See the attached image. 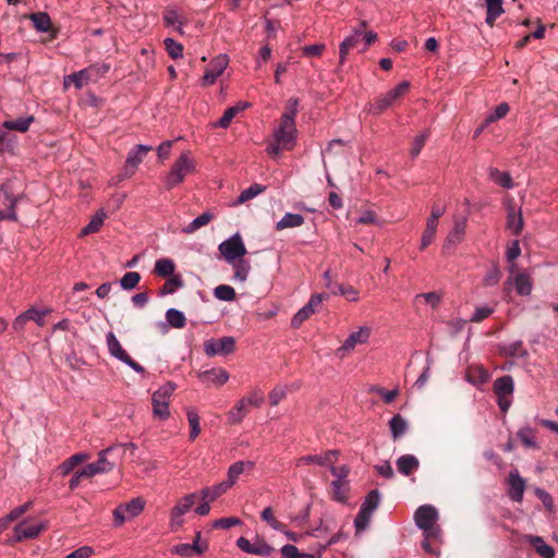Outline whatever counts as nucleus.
<instances>
[{
    "label": "nucleus",
    "mask_w": 558,
    "mask_h": 558,
    "mask_svg": "<svg viewBox=\"0 0 558 558\" xmlns=\"http://www.w3.org/2000/svg\"><path fill=\"white\" fill-rule=\"evenodd\" d=\"M371 518H372V513L360 509V512L357 513V515L354 520V525L356 527V531L360 532V531L365 530L369 523Z\"/></svg>",
    "instance_id": "obj_63"
},
{
    "label": "nucleus",
    "mask_w": 558,
    "mask_h": 558,
    "mask_svg": "<svg viewBox=\"0 0 558 558\" xmlns=\"http://www.w3.org/2000/svg\"><path fill=\"white\" fill-rule=\"evenodd\" d=\"M214 295L221 301H233L235 299V291L231 286L220 284L215 288Z\"/></svg>",
    "instance_id": "obj_55"
},
{
    "label": "nucleus",
    "mask_w": 558,
    "mask_h": 558,
    "mask_svg": "<svg viewBox=\"0 0 558 558\" xmlns=\"http://www.w3.org/2000/svg\"><path fill=\"white\" fill-rule=\"evenodd\" d=\"M501 278L500 269L494 265L484 278V284L487 287L496 286Z\"/></svg>",
    "instance_id": "obj_61"
},
{
    "label": "nucleus",
    "mask_w": 558,
    "mask_h": 558,
    "mask_svg": "<svg viewBox=\"0 0 558 558\" xmlns=\"http://www.w3.org/2000/svg\"><path fill=\"white\" fill-rule=\"evenodd\" d=\"M187 422L190 425L189 438L191 441L195 440L201 434L199 415L194 408L186 410Z\"/></svg>",
    "instance_id": "obj_37"
},
{
    "label": "nucleus",
    "mask_w": 558,
    "mask_h": 558,
    "mask_svg": "<svg viewBox=\"0 0 558 558\" xmlns=\"http://www.w3.org/2000/svg\"><path fill=\"white\" fill-rule=\"evenodd\" d=\"M197 496L195 493L187 494L180 498L175 506L170 511V523L169 526L172 531L179 530L183 520L182 517L187 513L193 505L195 504Z\"/></svg>",
    "instance_id": "obj_7"
},
{
    "label": "nucleus",
    "mask_w": 558,
    "mask_h": 558,
    "mask_svg": "<svg viewBox=\"0 0 558 558\" xmlns=\"http://www.w3.org/2000/svg\"><path fill=\"white\" fill-rule=\"evenodd\" d=\"M437 227H438V225H436V223H432L428 221L426 222V228H425L424 233L421 239V245H420L421 250H425L433 242V240L436 236Z\"/></svg>",
    "instance_id": "obj_53"
},
{
    "label": "nucleus",
    "mask_w": 558,
    "mask_h": 558,
    "mask_svg": "<svg viewBox=\"0 0 558 558\" xmlns=\"http://www.w3.org/2000/svg\"><path fill=\"white\" fill-rule=\"evenodd\" d=\"M175 265L170 258H160L156 260L154 271L159 277H170L173 275Z\"/></svg>",
    "instance_id": "obj_41"
},
{
    "label": "nucleus",
    "mask_w": 558,
    "mask_h": 558,
    "mask_svg": "<svg viewBox=\"0 0 558 558\" xmlns=\"http://www.w3.org/2000/svg\"><path fill=\"white\" fill-rule=\"evenodd\" d=\"M437 519L438 512L436 508L430 505L418 507L414 513L416 525L427 534V537L438 535L439 527L435 526Z\"/></svg>",
    "instance_id": "obj_3"
},
{
    "label": "nucleus",
    "mask_w": 558,
    "mask_h": 558,
    "mask_svg": "<svg viewBox=\"0 0 558 558\" xmlns=\"http://www.w3.org/2000/svg\"><path fill=\"white\" fill-rule=\"evenodd\" d=\"M502 0H486V23L494 26L498 16L504 13Z\"/></svg>",
    "instance_id": "obj_35"
},
{
    "label": "nucleus",
    "mask_w": 558,
    "mask_h": 558,
    "mask_svg": "<svg viewBox=\"0 0 558 558\" xmlns=\"http://www.w3.org/2000/svg\"><path fill=\"white\" fill-rule=\"evenodd\" d=\"M218 250L227 263H232L247 254V250L240 233H234L229 239L221 242Z\"/></svg>",
    "instance_id": "obj_5"
},
{
    "label": "nucleus",
    "mask_w": 558,
    "mask_h": 558,
    "mask_svg": "<svg viewBox=\"0 0 558 558\" xmlns=\"http://www.w3.org/2000/svg\"><path fill=\"white\" fill-rule=\"evenodd\" d=\"M229 64V57L225 53L218 54L211 60L210 68H208L203 77V86H209L223 73Z\"/></svg>",
    "instance_id": "obj_12"
},
{
    "label": "nucleus",
    "mask_w": 558,
    "mask_h": 558,
    "mask_svg": "<svg viewBox=\"0 0 558 558\" xmlns=\"http://www.w3.org/2000/svg\"><path fill=\"white\" fill-rule=\"evenodd\" d=\"M428 136H429V132L424 131L422 134L417 135L413 140L412 147L410 149V155L412 157L418 156V154L421 153L422 148L424 147Z\"/></svg>",
    "instance_id": "obj_60"
},
{
    "label": "nucleus",
    "mask_w": 558,
    "mask_h": 558,
    "mask_svg": "<svg viewBox=\"0 0 558 558\" xmlns=\"http://www.w3.org/2000/svg\"><path fill=\"white\" fill-rule=\"evenodd\" d=\"M507 210V222L506 227L507 229L513 234V235H520L523 227H524V220L521 208H517L514 204L510 201L506 205Z\"/></svg>",
    "instance_id": "obj_16"
},
{
    "label": "nucleus",
    "mask_w": 558,
    "mask_h": 558,
    "mask_svg": "<svg viewBox=\"0 0 558 558\" xmlns=\"http://www.w3.org/2000/svg\"><path fill=\"white\" fill-rule=\"evenodd\" d=\"M326 299L327 294L325 293L313 294L308 303L301 310H299V312L292 317V328H299L306 319H308L317 311V308L322 305L323 301Z\"/></svg>",
    "instance_id": "obj_10"
},
{
    "label": "nucleus",
    "mask_w": 558,
    "mask_h": 558,
    "mask_svg": "<svg viewBox=\"0 0 558 558\" xmlns=\"http://www.w3.org/2000/svg\"><path fill=\"white\" fill-rule=\"evenodd\" d=\"M166 319L171 327L178 329L183 328L186 322L184 314L175 308H169L166 312Z\"/></svg>",
    "instance_id": "obj_47"
},
{
    "label": "nucleus",
    "mask_w": 558,
    "mask_h": 558,
    "mask_svg": "<svg viewBox=\"0 0 558 558\" xmlns=\"http://www.w3.org/2000/svg\"><path fill=\"white\" fill-rule=\"evenodd\" d=\"M514 287L515 291L520 295H530L532 291V280L526 274H517L513 277H509L504 283L505 292H509Z\"/></svg>",
    "instance_id": "obj_18"
},
{
    "label": "nucleus",
    "mask_w": 558,
    "mask_h": 558,
    "mask_svg": "<svg viewBox=\"0 0 558 558\" xmlns=\"http://www.w3.org/2000/svg\"><path fill=\"white\" fill-rule=\"evenodd\" d=\"M507 483L509 486V497L515 502H521L526 487V482L520 476L517 469L510 471Z\"/></svg>",
    "instance_id": "obj_19"
},
{
    "label": "nucleus",
    "mask_w": 558,
    "mask_h": 558,
    "mask_svg": "<svg viewBox=\"0 0 558 558\" xmlns=\"http://www.w3.org/2000/svg\"><path fill=\"white\" fill-rule=\"evenodd\" d=\"M195 169L196 166L194 159L191 157V151H183L166 175V187L171 190L179 185L183 182L185 175L193 173Z\"/></svg>",
    "instance_id": "obj_1"
},
{
    "label": "nucleus",
    "mask_w": 558,
    "mask_h": 558,
    "mask_svg": "<svg viewBox=\"0 0 558 558\" xmlns=\"http://www.w3.org/2000/svg\"><path fill=\"white\" fill-rule=\"evenodd\" d=\"M151 150V146L147 145H136L132 150H130L126 160H125V173L128 177H131L137 166L142 162L144 156Z\"/></svg>",
    "instance_id": "obj_21"
},
{
    "label": "nucleus",
    "mask_w": 558,
    "mask_h": 558,
    "mask_svg": "<svg viewBox=\"0 0 558 558\" xmlns=\"http://www.w3.org/2000/svg\"><path fill=\"white\" fill-rule=\"evenodd\" d=\"M466 378L470 383L480 385L489 379V373L483 366L476 365L468 369Z\"/></svg>",
    "instance_id": "obj_38"
},
{
    "label": "nucleus",
    "mask_w": 558,
    "mask_h": 558,
    "mask_svg": "<svg viewBox=\"0 0 558 558\" xmlns=\"http://www.w3.org/2000/svg\"><path fill=\"white\" fill-rule=\"evenodd\" d=\"M167 52L172 59H180L183 57V46L172 38L163 40Z\"/></svg>",
    "instance_id": "obj_56"
},
{
    "label": "nucleus",
    "mask_w": 558,
    "mask_h": 558,
    "mask_svg": "<svg viewBox=\"0 0 558 558\" xmlns=\"http://www.w3.org/2000/svg\"><path fill=\"white\" fill-rule=\"evenodd\" d=\"M34 27L39 32H48L51 29V20L46 12L32 13L29 15Z\"/></svg>",
    "instance_id": "obj_42"
},
{
    "label": "nucleus",
    "mask_w": 558,
    "mask_h": 558,
    "mask_svg": "<svg viewBox=\"0 0 558 558\" xmlns=\"http://www.w3.org/2000/svg\"><path fill=\"white\" fill-rule=\"evenodd\" d=\"M93 476H95V473L90 463L75 466L74 471H72V488L78 486L85 481H89Z\"/></svg>",
    "instance_id": "obj_31"
},
{
    "label": "nucleus",
    "mask_w": 558,
    "mask_h": 558,
    "mask_svg": "<svg viewBox=\"0 0 558 558\" xmlns=\"http://www.w3.org/2000/svg\"><path fill=\"white\" fill-rule=\"evenodd\" d=\"M235 350V339L233 337H222L219 339H208L204 342V352L207 356L229 355Z\"/></svg>",
    "instance_id": "obj_9"
},
{
    "label": "nucleus",
    "mask_w": 558,
    "mask_h": 558,
    "mask_svg": "<svg viewBox=\"0 0 558 558\" xmlns=\"http://www.w3.org/2000/svg\"><path fill=\"white\" fill-rule=\"evenodd\" d=\"M232 266L234 274L233 280L239 282H244L248 278L251 271V264L248 260L243 257L233 260L232 263H228Z\"/></svg>",
    "instance_id": "obj_27"
},
{
    "label": "nucleus",
    "mask_w": 558,
    "mask_h": 558,
    "mask_svg": "<svg viewBox=\"0 0 558 558\" xmlns=\"http://www.w3.org/2000/svg\"><path fill=\"white\" fill-rule=\"evenodd\" d=\"M330 469L331 474L336 477L335 481H341V482H349L347 480V476L349 475L350 469L348 465H339L336 466L335 464L328 465Z\"/></svg>",
    "instance_id": "obj_62"
},
{
    "label": "nucleus",
    "mask_w": 558,
    "mask_h": 558,
    "mask_svg": "<svg viewBox=\"0 0 558 558\" xmlns=\"http://www.w3.org/2000/svg\"><path fill=\"white\" fill-rule=\"evenodd\" d=\"M163 21L167 26H172V25L178 24L177 31L180 34H183V28H182L183 21L181 19L180 13L177 10H174L172 8H168L163 13Z\"/></svg>",
    "instance_id": "obj_48"
},
{
    "label": "nucleus",
    "mask_w": 558,
    "mask_h": 558,
    "mask_svg": "<svg viewBox=\"0 0 558 558\" xmlns=\"http://www.w3.org/2000/svg\"><path fill=\"white\" fill-rule=\"evenodd\" d=\"M266 190V186L260 184H252L248 189L242 191V193L239 195V197L232 203L233 206L241 205L258 194L263 193Z\"/></svg>",
    "instance_id": "obj_40"
},
{
    "label": "nucleus",
    "mask_w": 558,
    "mask_h": 558,
    "mask_svg": "<svg viewBox=\"0 0 558 558\" xmlns=\"http://www.w3.org/2000/svg\"><path fill=\"white\" fill-rule=\"evenodd\" d=\"M260 518L263 521H265L271 529L276 531H284L286 524L280 522L274 513V510L271 507L265 508L262 513Z\"/></svg>",
    "instance_id": "obj_45"
},
{
    "label": "nucleus",
    "mask_w": 558,
    "mask_h": 558,
    "mask_svg": "<svg viewBox=\"0 0 558 558\" xmlns=\"http://www.w3.org/2000/svg\"><path fill=\"white\" fill-rule=\"evenodd\" d=\"M45 529L46 525L41 522L35 524L21 522L14 529L15 541L21 542L26 538H36Z\"/></svg>",
    "instance_id": "obj_23"
},
{
    "label": "nucleus",
    "mask_w": 558,
    "mask_h": 558,
    "mask_svg": "<svg viewBox=\"0 0 558 558\" xmlns=\"http://www.w3.org/2000/svg\"><path fill=\"white\" fill-rule=\"evenodd\" d=\"M236 546L244 553L257 556H269L275 550L265 539L256 538L255 542L252 543L243 536L238 538Z\"/></svg>",
    "instance_id": "obj_13"
},
{
    "label": "nucleus",
    "mask_w": 558,
    "mask_h": 558,
    "mask_svg": "<svg viewBox=\"0 0 558 558\" xmlns=\"http://www.w3.org/2000/svg\"><path fill=\"white\" fill-rule=\"evenodd\" d=\"M379 500H380L379 492L377 489L371 490L366 495V497L361 506V510H365L366 512H369L373 514L374 510L379 505Z\"/></svg>",
    "instance_id": "obj_49"
},
{
    "label": "nucleus",
    "mask_w": 558,
    "mask_h": 558,
    "mask_svg": "<svg viewBox=\"0 0 558 558\" xmlns=\"http://www.w3.org/2000/svg\"><path fill=\"white\" fill-rule=\"evenodd\" d=\"M295 121L288 117H281L278 128L274 131V138L281 144L286 150H291L296 140Z\"/></svg>",
    "instance_id": "obj_4"
},
{
    "label": "nucleus",
    "mask_w": 558,
    "mask_h": 558,
    "mask_svg": "<svg viewBox=\"0 0 558 558\" xmlns=\"http://www.w3.org/2000/svg\"><path fill=\"white\" fill-rule=\"evenodd\" d=\"M527 542L534 546L536 553L543 558H554L555 550L551 546L547 545L541 536H526Z\"/></svg>",
    "instance_id": "obj_29"
},
{
    "label": "nucleus",
    "mask_w": 558,
    "mask_h": 558,
    "mask_svg": "<svg viewBox=\"0 0 558 558\" xmlns=\"http://www.w3.org/2000/svg\"><path fill=\"white\" fill-rule=\"evenodd\" d=\"M332 497L339 502H345L349 493V482L332 481Z\"/></svg>",
    "instance_id": "obj_44"
},
{
    "label": "nucleus",
    "mask_w": 558,
    "mask_h": 558,
    "mask_svg": "<svg viewBox=\"0 0 558 558\" xmlns=\"http://www.w3.org/2000/svg\"><path fill=\"white\" fill-rule=\"evenodd\" d=\"M339 456V450H327L319 454H310L301 457L300 459H298L296 465L301 466L316 464L320 466H328L335 464L338 461Z\"/></svg>",
    "instance_id": "obj_14"
},
{
    "label": "nucleus",
    "mask_w": 558,
    "mask_h": 558,
    "mask_svg": "<svg viewBox=\"0 0 558 558\" xmlns=\"http://www.w3.org/2000/svg\"><path fill=\"white\" fill-rule=\"evenodd\" d=\"M494 391L497 397L510 396L513 392V379L511 376L506 375L499 377L494 383Z\"/></svg>",
    "instance_id": "obj_34"
},
{
    "label": "nucleus",
    "mask_w": 558,
    "mask_h": 558,
    "mask_svg": "<svg viewBox=\"0 0 558 558\" xmlns=\"http://www.w3.org/2000/svg\"><path fill=\"white\" fill-rule=\"evenodd\" d=\"M248 409L250 407L243 401V399L236 401L234 407L227 414L229 424L238 425L242 423L248 413Z\"/></svg>",
    "instance_id": "obj_26"
},
{
    "label": "nucleus",
    "mask_w": 558,
    "mask_h": 558,
    "mask_svg": "<svg viewBox=\"0 0 558 558\" xmlns=\"http://www.w3.org/2000/svg\"><path fill=\"white\" fill-rule=\"evenodd\" d=\"M213 219L214 215L210 211H205L184 227L182 232L185 234H192L202 227L207 226Z\"/></svg>",
    "instance_id": "obj_36"
},
{
    "label": "nucleus",
    "mask_w": 558,
    "mask_h": 558,
    "mask_svg": "<svg viewBox=\"0 0 558 558\" xmlns=\"http://www.w3.org/2000/svg\"><path fill=\"white\" fill-rule=\"evenodd\" d=\"M198 376L204 383H210V384H214L217 386L225 385L229 379L228 372L222 368H220V369L213 368L209 371H205V372L201 373Z\"/></svg>",
    "instance_id": "obj_25"
},
{
    "label": "nucleus",
    "mask_w": 558,
    "mask_h": 558,
    "mask_svg": "<svg viewBox=\"0 0 558 558\" xmlns=\"http://www.w3.org/2000/svg\"><path fill=\"white\" fill-rule=\"evenodd\" d=\"M489 177L502 187L511 189L513 185L511 175L508 172H501L496 168H492Z\"/></svg>",
    "instance_id": "obj_50"
},
{
    "label": "nucleus",
    "mask_w": 558,
    "mask_h": 558,
    "mask_svg": "<svg viewBox=\"0 0 558 558\" xmlns=\"http://www.w3.org/2000/svg\"><path fill=\"white\" fill-rule=\"evenodd\" d=\"M107 344L111 355L129 365L135 372L144 373V367L131 359L112 332L107 335Z\"/></svg>",
    "instance_id": "obj_11"
},
{
    "label": "nucleus",
    "mask_w": 558,
    "mask_h": 558,
    "mask_svg": "<svg viewBox=\"0 0 558 558\" xmlns=\"http://www.w3.org/2000/svg\"><path fill=\"white\" fill-rule=\"evenodd\" d=\"M106 71L107 68L101 70L95 65L88 66L77 73L72 74V84H74L76 88H83L90 82H97Z\"/></svg>",
    "instance_id": "obj_15"
},
{
    "label": "nucleus",
    "mask_w": 558,
    "mask_h": 558,
    "mask_svg": "<svg viewBox=\"0 0 558 558\" xmlns=\"http://www.w3.org/2000/svg\"><path fill=\"white\" fill-rule=\"evenodd\" d=\"M145 500L141 497L131 499L129 502L122 505L129 518L140 515L145 508Z\"/></svg>",
    "instance_id": "obj_43"
},
{
    "label": "nucleus",
    "mask_w": 558,
    "mask_h": 558,
    "mask_svg": "<svg viewBox=\"0 0 558 558\" xmlns=\"http://www.w3.org/2000/svg\"><path fill=\"white\" fill-rule=\"evenodd\" d=\"M304 223V217L300 214L287 213L277 223L276 230L281 231L288 228H298Z\"/></svg>",
    "instance_id": "obj_33"
},
{
    "label": "nucleus",
    "mask_w": 558,
    "mask_h": 558,
    "mask_svg": "<svg viewBox=\"0 0 558 558\" xmlns=\"http://www.w3.org/2000/svg\"><path fill=\"white\" fill-rule=\"evenodd\" d=\"M28 322H35L39 327L45 326L46 320L45 318L51 313L50 308H41L38 310L36 307H31L27 311H25Z\"/></svg>",
    "instance_id": "obj_46"
},
{
    "label": "nucleus",
    "mask_w": 558,
    "mask_h": 558,
    "mask_svg": "<svg viewBox=\"0 0 558 558\" xmlns=\"http://www.w3.org/2000/svg\"><path fill=\"white\" fill-rule=\"evenodd\" d=\"M255 469V462L251 460H241L231 464L228 469L227 480L223 481L231 488L238 482L239 477L245 472H251Z\"/></svg>",
    "instance_id": "obj_20"
},
{
    "label": "nucleus",
    "mask_w": 558,
    "mask_h": 558,
    "mask_svg": "<svg viewBox=\"0 0 558 558\" xmlns=\"http://www.w3.org/2000/svg\"><path fill=\"white\" fill-rule=\"evenodd\" d=\"M389 427H390L391 436L396 440V439L401 437L407 432V429H408V422L400 414H396L389 421Z\"/></svg>",
    "instance_id": "obj_39"
},
{
    "label": "nucleus",
    "mask_w": 558,
    "mask_h": 558,
    "mask_svg": "<svg viewBox=\"0 0 558 558\" xmlns=\"http://www.w3.org/2000/svg\"><path fill=\"white\" fill-rule=\"evenodd\" d=\"M33 120H34V118L32 116L26 117V118H19L14 121H5L3 123V126L9 130L26 132L28 130L31 123L33 122Z\"/></svg>",
    "instance_id": "obj_52"
},
{
    "label": "nucleus",
    "mask_w": 558,
    "mask_h": 558,
    "mask_svg": "<svg viewBox=\"0 0 558 558\" xmlns=\"http://www.w3.org/2000/svg\"><path fill=\"white\" fill-rule=\"evenodd\" d=\"M250 106L248 102H239L233 107L228 108L223 116L219 119L218 122L215 123V126L219 128H228L232 121V119L240 112H242L244 109H246Z\"/></svg>",
    "instance_id": "obj_30"
},
{
    "label": "nucleus",
    "mask_w": 558,
    "mask_h": 558,
    "mask_svg": "<svg viewBox=\"0 0 558 558\" xmlns=\"http://www.w3.org/2000/svg\"><path fill=\"white\" fill-rule=\"evenodd\" d=\"M141 280V275L136 271L126 272L120 280V284L124 290L134 289Z\"/></svg>",
    "instance_id": "obj_57"
},
{
    "label": "nucleus",
    "mask_w": 558,
    "mask_h": 558,
    "mask_svg": "<svg viewBox=\"0 0 558 558\" xmlns=\"http://www.w3.org/2000/svg\"><path fill=\"white\" fill-rule=\"evenodd\" d=\"M372 329L367 326L360 327L351 332L343 344L338 348L337 354L342 359L354 351L359 344H366L369 341Z\"/></svg>",
    "instance_id": "obj_8"
},
{
    "label": "nucleus",
    "mask_w": 558,
    "mask_h": 558,
    "mask_svg": "<svg viewBox=\"0 0 558 558\" xmlns=\"http://www.w3.org/2000/svg\"><path fill=\"white\" fill-rule=\"evenodd\" d=\"M182 286V278L180 276H172L163 283L160 294L166 295L173 293L178 288H181Z\"/></svg>",
    "instance_id": "obj_58"
},
{
    "label": "nucleus",
    "mask_w": 558,
    "mask_h": 558,
    "mask_svg": "<svg viewBox=\"0 0 558 558\" xmlns=\"http://www.w3.org/2000/svg\"><path fill=\"white\" fill-rule=\"evenodd\" d=\"M418 465H420V462L417 460L416 457L412 456V454H404V456H401L398 460H397V468H398V471L405 475V476H409L410 474H412L415 470L418 469Z\"/></svg>",
    "instance_id": "obj_28"
},
{
    "label": "nucleus",
    "mask_w": 558,
    "mask_h": 558,
    "mask_svg": "<svg viewBox=\"0 0 558 558\" xmlns=\"http://www.w3.org/2000/svg\"><path fill=\"white\" fill-rule=\"evenodd\" d=\"M230 488L228 487V484L225 482H221L219 484H216L213 487H204L199 494L201 498L203 500H208V502L215 501L218 497L227 493Z\"/></svg>",
    "instance_id": "obj_32"
},
{
    "label": "nucleus",
    "mask_w": 558,
    "mask_h": 558,
    "mask_svg": "<svg viewBox=\"0 0 558 558\" xmlns=\"http://www.w3.org/2000/svg\"><path fill=\"white\" fill-rule=\"evenodd\" d=\"M177 385L168 381L156 390L151 396L153 415L159 420H167L170 416L169 401Z\"/></svg>",
    "instance_id": "obj_2"
},
{
    "label": "nucleus",
    "mask_w": 558,
    "mask_h": 558,
    "mask_svg": "<svg viewBox=\"0 0 558 558\" xmlns=\"http://www.w3.org/2000/svg\"><path fill=\"white\" fill-rule=\"evenodd\" d=\"M118 450V447L110 446L98 452V460L90 463L95 475L111 472L116 466V461L110 460L109 456H112Z\"/></svg>",
    "instance_id": "obj_17"
},
{
    "label": "nucleus",
    "mask_w": 558,
    "mask_h": 558,
    "mask_svg": "<svg viewBox=\"0 0 558 558\" xmlns=\"http://www.w3.org/2000/svg\"><path fill=\"white\" fill-rule=\"evenodd\" d=\"M243 401L253 408H260L264 402V396L260 391H252L248 396L242 398Z\"/></svg>",
    "instance_id": "obj_64"
},
{
    "label": "nucleus",
    "mask_w": 558,
    "mask_h": 558,
    "mask_svg": "<svg viewBox=\"0 0 558 558\" xmlns=\"http://www.w3.org/2000/svg\"><path fill=\"white\" fill-rule=\"evenodd\" d=\"M466 229V219L456 220L451 231L448 233L442 246L444 253L462 242Z\"/></svg>",
    "instance_id": "obj_22"
},
{
    "label": "nucleus",
    "mask_w": 558,
    "mask_h": 558,
    "mask_svg": "<svg viewBox=\"0 0 558 558\" xmlns=\"http://www.w3.org/2000/svg\"><path fill=\"white\" fill-rule=\"evenodd\" d=\"M510 108H509V105L507 102H501L499 104L495 109H494V112L488 114L485 120H484V125H489L490 123H494L500 119H502L504 117L507 116V113L509 112Z\"/></svg>",
    "instance_id": "obj_51"
},
{
    "label": "nucleus",
    "mask_w": 558,
    "mask_h": 558,
    "mask_svg": "<svg viewBox=\"0 0 558 558\" xmlns=\"http://www.w3.org/2000/svg\"><path fill=\"white\" fill-rule=\"evenodd\" d=\"M360 41V39L357 38L356 35H350L348 36L341 44H340V63L342 64L345 59H347V56L349 53V50L353 47H355L357 45V43Z\"/></svg>",
    "instance_id": "obj_54"
},
{
    "label": "nucleus",
    "mask_w": 558,
    "mask_h": 558,
    "mask_svg": "<svg viewBox=\"0 0 558 558\" xmlns=\"http://www.w3.org/2000/svg\"><path fill=\"white\" fill-rule=\"evenodd\" d=\"M107 217V213L102 208L98 209L92 217L90 221L81 230L78 236L84 238L86 235L97 233Z\"/></svg>",
    "instance_id": "obj_24"
},
{
    "label": "nucleus",
    "mask_w": 558,
    "mask_h": 558,
    "mask_svg": "<svg viewBox=\"0 0 558 558\" xmlns=\"http://www.w3.org/2000/svg\"><path fill=\"white\" fill-rule=\"evenodd\" d=\"M518 437L520 438V440L522 441V444L525 447H529V448L537 447L536 441L534 439V432L532 428H530V427L521 428L518 432Z\"/></svg>",
    "instance_id": "obj_59"
},
{
    "label": "nucleus",
    "mask_w": 558,
    "mask_h": 558,
    "mask_svg": "<svg viewBox=\"0 0 558 558\" xmlns=\"http://www.w3.org/2000/svg\"><path fill=\"white\" fill-rule=\"evenodd\" d=\"M409 88V82H401L393 89L387 92L385 95L379 97L374 104H371L368 111L374 114H380L383 111L389 108L396 100L405 95Z\"/></svg>",
    "instance_id": "obj_6"
}]
</instances>
